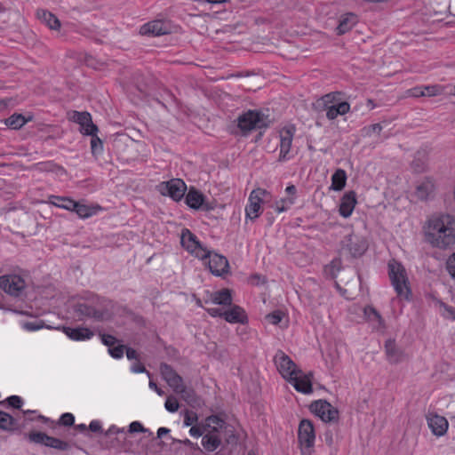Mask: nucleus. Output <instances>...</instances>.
<instances>
[{"instance_id":"33","label":"nucleus","mask_w":455,"mask_h":455,"mask_svg":"<svg viewBox=\"0 0 455 455\" xmlns=\"http://www.w3.org/2000/svg\"><path fill=\"white\" fill-rule=\"evenodd\" d=\"M31 120V116H28L27 118L21 114H13L10 117L5 119L4 124L11 129L18 130Z\"/></svg>"},{"instance_id":"17","label":"nucleus","mask_w":455,"mask_h":455,"mask_svg":"<svg viewBox=\"0 0 455 455\" xmlns=\"http://www.w3.org/2000/svg\"><path fill=\"white\" fill-rule=\"evenodd\" d=\"M186 204L194 210L203 209L205 211H211L213 207L205 201L204 195L194 187H191L185 197Z\"/></svg>"},{"instance_id":"15","label":"nucleus","mask_w":455,"mask_h":455,"mask_svg":"<svg viewBox=\"0 0 455 455\" xmlns=\"http://www.w3.org/2000/svg\"><path fill=\"white\" fill-rule=\"evenodd\" d=\"M28 438L31 443L43 444L59 451H67L70 447L68 442L50 436L43 432L31 431L28 433Z\"/></svg>"},{"instance_id":"1","label":"nucleus","mask_w":455,"mask_h":455,"mask_svg":"<svg viewBox=\"0 0 455 455\" xmlns=\"http://www.w3.org/2000/svg\"><path fill=\"white\" fill-rule=\"evenodd\" d=\"M423 232L433 247L446 249L455 243V217L448 213L433 214L427 220Z\"/></svg>"},{"instance_id":"4","label":"nucleus","mask_w":455,"mask_h":455,"mask_svg":"<svg viewBox=\"0 0 455 455\" xmlns=\"http://www.w3.org/2000/svg\"><path fill=\"white\" fill-rule=\"evenodd\" d=\"M298 443L301 455H313L315 431L311 420L307 419L300 420L298 428Z\"/></svg>"},{"instance_id":"20","label":"nucleus","mask_w":455,"mask_h":455,"mask_svg":"<svg viewBox=\"0 0 455 455\" xmlns=\"http://www.w3.org/2000/svg\"><path fill=\"white\" fill-rule=\"evenodd\" d=\"M428 427L436 436H443L447 433L449 423L445 417L438 414H429L427 418Z\"/></svg>"},{"instance_id":"48","label":"nucleus","mask_w":455,"mask_h":455,"mask_svg":"<svg viewBox=\"0 0 455 455\" xmlns=\"http://www.w3.org/2000/svg\"><path fill=\"white\" fill-rule=\"evenodd\" d=\"M164 407L170 412H176L180 405L176 398L168 397L164 403Z\"/></svg>"},{"instance_id":"7","label":"nucleus","mask_w":455,"mask_h":455,"mask_svg":"<svg viewBox=\"0 0 455 455\" xmlns=\"http://www.w3.org/2000/svg\"><path fill=\"white\" fill-rule=\"evenodd\" d=\"M180 243L182 247L192 256L205 260L209 250L204 246L189 229L184 228L181 232Z\"/></svg>"},{"instance_id":"44","label":"nucleus","mask_w":455,"mask_h":455,"mask_svg":"<svg viewBox=\"0 0 455 455\" xmlns=\"http://www.w3.org/2000/svg\"><path fill=\"white\" fill-rule=\"evenodd\" d=\"M78 311L82 315H84L89 317H94V318L100 317V313L95 308H93L92 307H88L84 304L79 305Z\"/></svg>"},{"instance_id":"56","label":"nucleus","mask_w":455,"mask_h":455,"mask_svg":"<svg viewBox=\"0 0 455 455\" xmlns=\"http://www.w3.org/2000/svg\"><path fill=\"white\" fill-rule=\"evenodd\" d=\"M145 429L142 426V424L139 421H133L129 426V432L130 433H139V432H144Z\"/></svg>"},{"instance_id":"42","label":"nucleus","mask_w":455,"mask_h":455,"mask_svg":"<svg viewBox=\"0 0 455 455\" xmlns=\"http://www.w3.org/2000/svg\"><path fill=\"white\" fill-rule=\"evenodd\" d=\"M6 403L8 406L14 408V409H20L23 405V400L19 395H11L5 399V401L0 402V404H4Z\"/></svg>"},{"instance_id":"35","label":"nucleus","mask_w":455,"mask_h":455,"mask_svg":"<svg viewBox=\"0 0 455 455\" xmlns=\"http://www.w3.org/2000/svg\"><path fill=\"white\" fill-rule=\"evenodd\" d=\"M347 182V173L342 169H337L331 176V189L335 191L342 190Z\"/></svg>"},{"instance_id":"52","label":"nucleus","mask_w":455,"mask_h":455,"mask_svg":"<svg viewBox=\"0 0 455 455\" xmlns=\"http://www.w3.org/2000/svg\"><path fill=\"white\" fill-rule=\"evenodd\" d=\"M102 343L107 346L108 348L112 347L117 342L116 337L110 334H102L101 335Z\"/></svg>"},{"instance_id":"28","label":"nucleus","mask_w":455,"mask_h":455,"mask_svg":"<svg viewBox=\"0 0 455 455\" xmlns=\"http://www.w3.org/2000/svg\"><path fill=\"white\" fill-rule=\"evenodd\" d=\"M201 443L207 451H216L221 444V436L219 434L205 433L203 435Z\"/></svg>"},{"instance_id":"50","label":"nucleus","mask_w":455,"mask_h":455,"mask_svg":"<svg viewBox=\"0 0 455 455\" xmlns=\"http://www.w3.org/2000/svg\"><path fill=\"white\" fill-rule=\"evenodd\" d=\"M248 282L251 285H260L266 283V277L260 274H252L248 278Z\"/></svg>"},{"instance_id":"53","label":"nucleus","mask_w":455,"mask_h":455,"mask_svg":"<svg viewBox=\"0 0 455 455\" xmlns=\"http://www.w3.org/2000/svg\"><path fill=\"white\" fill-rule=\"evenodd\" d=\"M382 131V126L380 124H374L368 127L363 128V132L365 135H371L372 133H379Z\"/></svg>"},{"instance_id":"16","label":"nucleus","mask_w":455,"mask_h":455,"mask_svg":"<svg viewBox=\"0 0 455 455\" xmlns=\"http://www.w3.org/2000/svg\"><path fill=\"white\" fill-rule=\"evenodd\" d=\"M342 248L346 249L353 257L362 256L368 248L366 239L355 235H347L342 242Z\"/></svg>"},{"instance_id":"3","label":"nucleus","mask_w":455,"mask_h":455,"mask_svg":"<svg viewBox=\"0 0 455 455\" xmlns=\"http://www.w3.org/2000/svg\"><path fill=\"white\" fill-rule=\"evenodd\" d=\"M322 100L329 120H334L350 111V104L344 100L343 94L339 92L327 93Z\"/></svg>"},{"instance_id":"45","label":"nucleus","mask_w":455,"mask_h":455,"mask_svg":"<svg viewBox=\"0 0 455 455\" xmlns=\"http://www.w3.org/2000/svg\"><path fill=\"white\" fill-rule=\"evenodd\" d=\"M91 136H92L91 148H92V154L102 151L103 143H102V140L98 137L97 133H93Z\"/></svg>"},{"instance_id":"24","label":"nucleus","mask_w":455,"mask_h":455,"mask_svg":"<svg viewBox=\"0 0 455 455\" xmlns=\"http://www.w3.org/2000/svg\"><path fill=\"white\" fill-rule=\"evenodd\" d=\"M63 332L75 341H83L93 337V331L86 327H63Z\"/></svg>"},{"instance_id":"41","label":"nucleus","mask_w":455,"mask_h":455,"mask_svg":"<svg viewBox=\"0 0 455 455\" xmlns=\"http://www.w3.org/2000/svg\"><path fill=\"white\" fill-rule=\"evenodd\" d=\"M198 421V415L196 411L191 410H187L184 414V426L192 427L195 426Z\"/></svg>"},{"instance_id":"11","label":"nucleus","mask_w":455,"mask_h":455,"mask_svg":"<svg viewBox=\"0 0 455 455\" xmlns=\"http://www.w3.org/2000/svg\"><path fill=\"white\" fill-rule=\"evenodd\" d=\"M202 261L208 267L210 272L216 276L223 277L230 272L228 259L217 252L209 250L206 259Z\"/></svg>"},{"instance_id":"59","label":"nucleus","mask_w":455,"mask_h":455,"mask_svg":"<svg viewBox=\"0 0 455 455\" xmlns=\"http://www.w3.org/2000/svg\"><path fill=\"white\" fill-rule=\"evenodd\" d=\"M131 370L134 373H142V372L146 371L145 366L139 361L132 363Z\"/></svg>"},{"instance_id":"54","label":"nucleus","mask_w":455,"mask_h":455,"mask_svg":"<svg viewBox=\"0 0 455 455\" xmlns=\"http://www.w3.org/2000/svg\"><path fill=\"white\" fill-rule=\"evenodd\" d=\"M407 93L409 96L415 97V98L425 96L424 86H417V87L411 88L407 92Z\"/></svg>"},{"instance_id":"49","label":"nucleus","mask_w":455,"mask_h":455,"mask_svg":"<svg viewBox=\"0 0 455 455\" xmlns=\"http://www.w3.org/2000/svg\"><path fill=\"white\" fill-rule=\"evenodd\" d=\"M283 317V314L279 310L274 311L267 315L268 322L275 325L278 324L282 321Z\"/></svg>"},{"instance_id":"47","label":"nucleus","mask_w":455,"mask_h":455,"mask_svg":"<svg viewBox=\"0 0 455 455\" xmlns=\"http://www.w3.org/2000/svg\"><path fill=\"white\" fill-rule=\"evenodd\" d=\"M124 345H114L112 347L108 348V353L113 358L120 359L124 356Z\"/></svg>"},{"instance_id":"60","label":"nucleus","mask_w":455,"mask_h":455,"mask_svg":"<svg viewBox=\"0 0 455 455\" xmlns=\"http://www.w3.org/2000/svg\"><path fill=\"white\" fill-rule=\"evenodd\" d=\"M89 429L92 432H100L101 431V423L98 419H93L89 424Z\"/></svg>"},{"instance_id":"13","label":"nucleus","mask_w":455,"mask_h":455,"mask_svg":"<svg viewBox=\"0 0 455 455\" xmlns=\"http://www.w3.org/2000/svg\"><path fill=\"white\" fill-rule=\"evenodd\" d=\"M263 125V115L258 110H248L237 118V127L243 134L260 128Z\"/></svg>"},{"instance_id":"8","label":"nucleus","mask_w":455,"mask_h":455,"mask_svg":"<svg viewBox=\"0 0 455 455\" xmlns=\"http://www.w3.org/2000/svg\"><path fill=\"white\" fill-rule=\"evenodd\" d=\"M187 184L179 178L162 181L156 186V190L164 196H169L175 202H180L187 191Z\"/></svg>"},{"instance_id":"5","label":"nucleus","mask_w":455,"mask_h":455,"mask_svg":"<svg viewBox=\"0 0 455 455\" xmlns=\"http://www.w3.org/2000/svg\"><path fill=\"white\" fill-rule=\"evenodd\" d=\"M267 197H271V194L264 188H257L250 193L244 209L246 222L248 220L253 221L261 215L263 212L262 204Z\"/></svg>"},{"instance_id":"26","label":"nucleus","mask_w":455,"mask_h":455,"mask_svg":"<svg viewBox=\"0 0 455 455\" xmlns=\"http://www.w3.org/2000/svg\"><path fill=\"white\" fill-rule=\"evenodd\" d=\"M36 17L42 23L45 24L50 29L59 30L60 28V20L53 13L47 10H37Z\"/></svg>"},{"instance_id":"62","label":"nucleus","mask_w":455,"mask_h":455,"mask_svg":"<svg viewBox=\"0 0 455 455\" xmlns=\"http://www.w3.org/2000/svg\"><path fill=\"white\" fill-rule=\"evenodd\" d=\"M207 312L210 315H212L213 317H216V316L223 317V311L218 307L208 308Z\"/></svg>"},{"instance_id":"64","label":"nucleus","mask_w":455,"mask_h":455,"mask_svg":"<svg viewBox=\"0 0 455 455\" xmlns=\"http://www.w3.org/2000/svg\"><path fill=\"white\" fill-rule=\"evenodd\" d=\"M149 387L151 389L155 390L159 395H163V394H164L163 390L161 388H159L154 381H152V380L149 381Z\"/></svg>"},{"instance_id":"12","label":"nucleus","mask_w":455,"mask_h":455,"mask_svg":"<svg viewBox=\"0 0 455 455\" xmlns=\"http://www.w3.org/2000/svg\"><path fill=\"white\" fill-rule=\"evenodd\" d=\"M26 287V281L16 274L4 275L0 276V288L7 294L19 297Z\"/></svg>"},{"instance_id":"55","label":"nucleus","mask_w":455,"mask_h":455,"mask_svg":"<svg viewBox=\"0 0 455 455\" xmlns=\"http://www.w3.org/2000/svg\"><path fill=\"white\" fill-rule=\"evenodd\" d=\"M447 269L450 275L455 278V252L447 260Z\"/></svg>"},{"instance_id":"57","label":"nucleus","mask_w":455,"mask_h":455,"mask_svg":"<svg viewBox=\"0 0 455 455\" xmlns=\"http://www.w3.org/2000/svg\"><path fill=\"white\" fill-rule=\"evenodd\" d=\"M285 193L287 194V197H292L293 203L295 204L297 197V188L294 185H288L285 188Z\"/></svg>"},{"instance_id":"37","label":"nucleus","mask_w":455,"mask_h":455,"mask_svg":"<svg viewBox=\"0 0 455 455\" xmlns=\"http://www.w3.org/2000/svg\"><path fill=\"white\" fill-rule=\"evenodd\" d=\"M293 198L292 197H285L281 198L275 202L271 207H273L276 213L280 214L282 212H287L291 205H293Z\"/></svg>"},{"instance_id":"34","label":"nucleus","mask_w":455,"mask_h":455,"mask_svg":"<svg viewBox=\"0 0 455 455\" xmlns=\"http://www.w3.org/2000/svg\"><path fill=\"white\" fill-rule=\"evenodd\" d=\"M385 349L387 359L392 363H396L402 360V353L398 351L395 340L388 339L385 343Z\"/></svg>"},{"instance_id":"36","label":"nucleus","mask_w":455,"mask_h":455,"mask_svg":"<svg viewBox=\"0 0 455 455\" xmlns=\"http://www.w3.org/2000/svg\"><path fill=\"white\" fill-rule=\"evenodd\" d=\"M16 419L9 413L0 411V428L5 431H12L16 428Z\"/></svg>"},{"instance_id":"27","label":"nucleus","mask_w":455,"mask_h":455,"mask_svg":"<svg viewBox=\"0 0 455 455\" xmlns=\"http://www.w3.org/2000/svg\"><path fill=\"white\" fill-rule=\"evenodd\" d=\"M203 425L205 433H216L220 435L221 430L224 428L225 422L220 417L217 415H211L205 419Z\"/></svg>"},{"instance_id":"29","label":"nucleus","mask_w":455,"mask_h":455,"mask_svg":"<svg viewBox=\"0 0 455 455\" xmlns=\"http://www.w3.org/2000/svg\"><path fill=\"white\" fill-rule=\"evenodd\" d=\"M357 16L354 13H346L340 18L337 31L339 35L348 32L357 23Z\"/></svg>"},{"instance_id":"58","label":"nucleus","mask_w":455,"mask_h":455,"mask_svg":"<svg viewBox=\"0 0 455 455\" xmlns=\"http://www.w3.org/2000/svg\"><path fill=\"white\" fill-rule=\"evenodd\" d=\"M119 433L126 434L124 428H119L118 427L112 425L106 431L105 435H116Z\"/></svg>"},{"instance_id":"39","label":"nucleus","mask_w":455,"mask_h":455,"mask_svg":"<svg viewBox=\"0 0 455 455\" xmlns=\"http://www.w3.org/2000/svg\"><path fill=\"white\" fill-rule=\"evenodd\" d=\"M167 384L176 394H183L186 391V386L183 382V379L179 374L173 379H171V381Z\"/></svg>"},{"instance_id":"22","label":"nucleus","mask_w":455,"mask_h":455,"mask_svg":"<svg viewBox=\"0 0 455 455\" xmlns=\"http://www.w3.org/2000/svg\"><path fill=\"white\" fill-rule=\"evenodd\" d=\"M104 209L98 204H86L82 202L76 203V206L72 212H76L80 219H89L92 216L97 215Z\"/></svg>"},{"instance_id":"10","label":"nucleus","mask_w":455,"mask_h":455,"mask_svg":"<svg viewBox=\"0 0 455 455\" xmlns=\"http://www.w3.org/2000/svg\"><path fill=\"white\" fill-rule=\"evenodd\" d=\"M274 363L281 376L288 380L296 373H301V370L283 351L278 350L274 356Z\"/></svg>"},{"instance_id":"25","label":"nucleus","mask_w":455,"mask_h":455,"mask_svg":"<svg viewBox=\"0 0 455 455\" xmlns=\"http://www.w3.org/2000/svg\"><path fill=\"white\" fill-rule=\"evenodd\" d=\"M223 318L230 323H244L247 322V315L243 308L239 306H233L223 312Z\"/></svg>"},{"instance_id":"32","label":"nucleus","mask_w":455,"mask_h":455,"mask_svg":"<svg viewBox=\"0 0 455 455\" xmlns=\"http://www.w3.org/2000/svg\"><path fill=\"white\" fill-rule=\"evenodd\" d=\"M435 185L431 179L427 178L416 188V196L420 200H426L434 192Z\"/></svg>"},{"instance_id":"40","label":"nucleus","mask_w":455,"mask_h":455,"mask_svg":"<svg viewBox=\"0 0 455 455\" xmlns=\"http://www.w3.org/2000/svg\"><path fill=\"white\" fill-rule=\"evenodd\" d=\"M161 373L164 380L168 383L171 381V379H173L175 376L178 375V373L175 371V370L167 363L161 364L160 367Z\"/></svg>"},{"instance_id":"19","label":"nucleus","mask_w":455,"mask_h":455,"mask_svg":"<svg viewBox=\"0 0 455 455\" xmlns=\"http://www.w3.org/2000/svg\"><path fill=\"white\" fill-rule=\"evenodd\" d=\"M356 204V193L353 190L346 192L340 199L339 207V215L346 219L350 217Z\"/></svg>"},{"instance_id":"21","label":"nucleus","mask_w":455,"mask_h":455,"mask_svg":"<svg viewBox=\"0 0 455 455\" xmlns=\"http://www.w3.org/2000/svg\"><path fill=\"white\" fill-rule=\"evenodd\" d=\"M168 33V28L164 21L156 20L142 25L140 28V34L142 36H157Z\"/></svg>"},{"instance_id":"51","label":"nucleus","mask_w":455,"mask_h":455,"mask_svg":"<svg viewBox=\"0 0 455 455\" xmlns=\"http://www.w3.org/2000/svg\"><path fill=\"white\" fill-rule=\"evenodd\" d=\"M204 434H205V430L203 424L192 426L189 429V435L195 438H198L204 435Z\"/></svg>"},{"instance_id":"46","label":"nucleus","mask_w":455,"mask_h":455,"mask_svg":"<svg viewBox=\"0 0 455 455\" xmlns=\"http://www.w3.org/2000/svg\"><path fill=\"white\" fill-rule=\"evenodd\" d=\"M75 423V417L70 412L63 413L59 419L58 424L60 426L70 427Z\"/></svg>"},{"instance_id":"31","label":"nucleus","mask_w":455,"mask_h":455,"mask_svg":"<svg viewBox=\"0 0 455 455\" xmlns=\"http://www.w3.org/2000/svg\"><path fill=\"white\" fill-rule=\"evenodd\" d=\"M49 203L58 208L64 209V210H67L69 212H73L74 207L76 206V201L73 200L70 197L50 196Z\"/></svg>"},{"instance_id":"43","label":"nucleus","mask_w":455,"mask_h":455,"mask_svg":"<svg viewBox=\"0 0 455 455\" xmlns=\"http://www.w3.org/2000/svg\"><path fill=\"white\" fill-rule=\"evenodd\" d=\"M425 96L433 97L443 92L444 87L440 84L424 86Z\"/></svg>"},{"instance_id":"30","label":"nucleus","mask_w":455,"mask_h":455,"mask_svg":"<svg viewBox=\"0 0 455 455\" xmlns=\"http://www.w3.org/2000/svg\"><path fill=\"white\" fill-rule=\"evenodd\" d=\"M211 299L216 305L230 306L232 304L231 291L228 288L217 291L212 293Z\"/></svg>"},{"instance_id":"63","label":"nucleus","mask_w":455,"mask_h":455,"mask_svg":"<svg viewBox=\"0 0 455 455\" xmlns=\"http://www.w3.org/2000/svg\"><path fill=\"white\" fill-rule=\"evenodd\" d=\"M126 356L129 360H138L139 355L135 349L129 347L126 349Z\"/></svg>"},{"instance_id":"6","label":"nucleus","mask_w":455,"mask_h":455,"mask_svg":"<svg viewBox=\"0 0 455 455\" xmlns=\"http://www.w3.org/2000/svg\"><path fill=\"white\" fill-rule=\"evenodd\" d=\"M295 133L296 127L291 124L284 125L278 131L279 162H287L293 157L291 148Z\"/></svg>"},{"instance_id":"9","label":"nucleus","mask_w":455,"mask_h":455,"mask_svg":"<svg viewBox=\"0 0 455 455\" xmlns=\"http://www.w3.org/2000/svg\"><path fill=\"white\" fill-rule=\"evenodd\" d=\"M309 410L313 414L325 423L337 422L339 418L338 409L326 400L319 399L312 402L309 405Z\"/></svg>"},{"instance_id":"61","label":"nucleus","mask_w":455,"mask_h":455,"mask_svg":"<svg viewBox=\"0 0 455 455\" xmlns=\"http://www.w3.org/2000/svg\"><path fill=\"white\" fill-rule=\"evenodd\" d=\"M444 315L451 317V319L455 320V308L450 306H444Z\"/></svg>"},{"instance_id":"2","label":"nucleus","mask_w":455,"mask_h":455,"mask_svg":"<svg viewBox=\"0 0 455 455\" xmlns=\"http://www.w3.org/2000/svg\"><path fill=\"white\" fill-rule=\"evenodd\" d=\"M388 275L397 296L409 299L411 289L404 267L395 259L389 260Z\"/></svg>"},{"instance_id":"23","label":"nucleus","mask_w":455,"mask_h":455,"mask_svg":"<svg viewBox=\"0 0 455 455\" xmlns=\"http://www.w3.org/2000/svg\"><path fill=\"white\" fill-rule=\"evenodd\" d=\"M363 316L365 321L371 325L372 329L379 331L385 328L384 319L372 306H366L363 308Z\"/></svg>"},{"instance_id":"14","label":"nucleus","mask_w":455,"mask_h":455,"mask_svg":"<svg viewBox=\"0 0 455 455\" xmlns=\"http://www.w3.org/2000/svg\"><path fill=\"white\" fill-rule=\"evenodd\" d=\"M68 119L79 124V131L84 135H92L99 131L98 126L92 122V115L87 111L73 110L68 113Z\"/></svg>"},{"instance_id":"18","label":"nucleus","mask_w":455,"mask_h":455,"mask_svg":"<svg viewBox=\"0 0 455 455\" xmlns=\"http://www.w3.org/2000/svg\"><path fill=\"white\" fill-rule=\"evenodd\" d=\"M296 391L304 395H308L313 392L312 386V374H305L301 371V373L294 374L291 379L287 380Z\"/></svg>"},{"instance_id":"38","label":"nucleus","mask_w":455,"mask_h":455,"mask_svg":"<svg viewBox=\"0 0 455 455\" xmlns=\"http://www.w3.org/2000/svg\"><path fill=\"white\" fill-rule=\"evenodd\" d=\"M340 268V260L339 259H332L328 265H326L323 268L324 275L331 279L337 277V275Z\"/></svg>"}]
</instances>
